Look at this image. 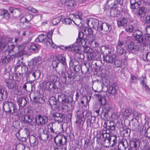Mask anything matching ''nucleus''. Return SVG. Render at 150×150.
Listing matches in <instances>:
<instances>
[{
	"mask_svg": "<svg viewBox=\"0 0 150 150\" xmlns=\"http://www.w3.org/2000/svg\"><path fill=\"white\" fill-rule=\"evenodd\" d=\"M27 48L29 51L32 52L33 53L38 52L40 48L38 45L32 43L29 45L27 46Z\"/></svg>",
	"mask_w": 150,
	"mask_h": 150,
	"instance_id": "17",
	"label": "nucleus"
},
{
	"mask_svg": "<svg viewBox=\"0 0 150 150\" xmlns=\"http://www.w3.org/2000/svg\"><path fill=\"white\" fill-rule=\"evenodd\" d=\"M57 59L59 61V62L61 63L64 65L65 71H66L67 67L65 57L63 55L61 54L58 55L57 57Z\"/></svg>",
	"mask_w": 150,
	"mask_h": 150,
	"instance_id": "20",
	"label": "nucleus"
},
{
	"mask_svg": "<svg viewBox=\"0 0 150 150\" xmlns=\"http://www.w3.org/2000/svg\"><path fill=\"white\" fill-rule=\"evenodd\" d=\"M80 45L76 42L68 46H66L64 48L65 50H68V51L72 52H76V53L78 52L80 50Z\"/></svg>",
	"mask_w": 150,
	"mask_h": 150,
	"instance_id": "8",
	"label": "nucleus"
},
{
	"mask_svg": "<svg viewBox=\"0 0 150 150\" xmlns=\"http://www.w3.org/2000/svg\"><path fill=\"white\" fill-rule=\"evenodd\" d=\"M62 22L63 23L64 22L66 24L70 25L71 23V20L70 19V18H65L62 21Z\"/></svg>",
	"mask_w": 150,
	"mask_h": 150,
	"instance_id": "54",
	"label": "nucleus"
},
{
	"mask_svg": "<svg viewBox=\"0 0 150 150\" xmlns=\"http://www.w3.org/2000/svg\"><path fill=\"white\" fill-rule=\"evenodd\" d=\"M59 62L57 59L53 60L52 62V66L53 69H55V70L57 72L56 68L58 67V65Z\"/></svg>",
	"mask_w": 150,
	"mask_h": 150,
	"instance_id": "36",
	"label": "nucleus"
},
{
	"mask_svg": "<svg viewBox=\"0 0 150 150\" xmlns=\"http://www.w3.org/2000/svg\"><path fill=\"white\" fill-rule=\"evenodd\" d=\"M53 83L52 82H46V87L47 88H49L50 90L52 89V85Z\"/></svg>",
	"mask_w": 150,
	"mask_h": 150,
	"instance_id": "57",
	"label": "nucleus"
},
{
	"mask_svg": "<svg viewBox=\"0 0 150 150\" xmlns=\"http://www.w3.org/2000/svg\"><path fill=\"white\" fill-rule=\"evenodd\" d=\"M135 40L139 43H142L144 41V38L143 36H138L135 37Z\"/></svg>",
	"mask_w": 150,
	"mask_h": 150,
	"instance_id": "44",
	"label": "nucleus"
},
{
	"mask_svg": "<svg viewBox=\"0 0 150 150\" xmlns=\"http://www.w3.org/2000/svg\"><path fill=\"white\" fill-rule=\"evenodd\" d=\"M122 33H121L119 35L120 38L119 39L116 45V49H118L122 47L125 44V41H123L121 39V37L122 35Z\"/></svg>",
	"mask_w": 150,
	"mask_h": 150,
	"instance_id": "26",
	"label": "nucleus"
},
{
	"mask_svg": "<svg viewBox=\"0 0 150 150\" xmlns=\"http://www.w3.org/2000/svg\"><path fill=\"white\" fill-rule=\"evenodd\" d=\"M87 42L89 45L92 47H96L99 46V43L95 40L93 35H87Z\"/></svg>",
	"mask_w": 150,
	"mask_h": 150,
	"instance_id": "10",
	"label": "nucleus"
},
{
	"mask_svg": "<svg viewBox=\"0 0 150 150\" xmlns=\"http://www.w3.org/2000/svg\"><path fill=\"white\" fill-rule=\"evenodd\" d=\"M108 143L109 146L111 144V146H115L117 142V137L116 135H110L108 139Z\"/></svg>",
	"mask_w": 150,
	"mask_h": 150,
	"instance_id": "16",
	"label": "nucleus"
},
{
	"mask_svg": "<svg viewBox=\"0 0 150 150\" xmlns=\"http://www.w3.org/2000/svg\"><path fill=\"white\" fill-rule=\"evenodd\" d=\"M116 58V55L114 54H112L110 51L105 55H103L104 60L108 63L112 64Z\"/></svg>",
	"mask_w": 150,
	"mask_h": 150,
	"instance_id": "5",
	"label": "nucleus"
},
{
	"mask_svg": "<svg viewBox=\"0 0 150 150\" xmlns=\"http://www.w3.org/2000/svg\"><path fill=\"white\" fill-rule=\"evenodd\" d=\"M143 33L140 30H137L135 31L134 33V35L135 37L143 36Z\"/></svg>",
	"mask_w": 150,
	"mask_h": 150,
	"instance_id": "50",
	"label": "nucleus"
},
{
	"mask_svg": "<svg viewBox=\"0 0 150 150\" xmlns=\"http://www.w3.org/2000/svg\"><path fill=\"white\" fill-rule=\"evenodd\" d=\"M72 15L74 16H75L76 18L77 19H78L80 20V22L79 23H81V21L82 19V13L81 12H79L78 13V14H76L75 15H74L73 14H72Z\"/></svg>",
	"mask_w": 150,
	"mask_h": 150,
	"instance_id": "45",
	"label": "nucleus"
},
{
	"mask_svg": "<svg viewBox=\"0 0 150 150\" xmlns=\"http://www.w3.org/2000/svg\"><path fill=\"white\" fill-rule=\"evenodd\" d=\"M25 16L28 22L30 21L33 17V15L29 13L26 14Z\"/></svg>",
	"mask_w": 150,
	"mask_h": 150,
	"instance_id": "53",
	"label": "nucleus"
},
{
	"mask_svg": "<svg viewBox=\"0 0 150 150\" xmlns=\"http://www.w3.org/2000/svg\"><path fill=\"white\" fill-rule=\"evenodd\" d=\"M142 57L144 61H146L147 62H150V52L145 54H143Z\"/></svg>",
	"mask_w": 150,
	"mask_h": 150,
	"instance_id": "38",
	"label": "nucleus"
},
{
	"mask_svg": "<svg viewBox=\"0 0 150 150\" xmlns=\"http://www.w3.org/2000/svg\"><path fill=\"white\" fill-rule=\"evenodd\" d=\"M84 122V118L78 115L76 122L79 125V127H83Z\"/></svg>",
	"mask_w": 150,
	"mask_h": 150,
	"instance_id": "22",
	"label": "nucleus"
},
{
	"mask_svg": "<svg viewBox=\"0 0 150 150\" xmlns=\"http://www.w3.org/2000/svg\"><path fill=\"white\" fill-rule=\"evenodd\" d=\"M7 94L5 89L0 88V101L4 99H6L7 97Z\"/></svg>",
	"mask_w": 150,
	"mask_h": 150,
	"instance_id": "21",
	"label": "nucleus"
},
{
	"mask_svg": "<svg viewBox=\"0 0 150 150\" xmlns=\"http://www.w3.org/2000/svg\"><path fill=\"white\" fill-rule=\"evenodd\" d=\"M28 9L29 11H30L33 13H36L38 12L37 10L35 9L33 7H28Z\"/></svg>",
	"mask_w": 150,
	"mask_h": 150,
	"instance_id": "62",
	"label": "nucleus"
},
{
	"mask_svg": "<svg viewBox=\"0 0 150 150\" xmlns=\"http://www.w3.org/2000/svg\"><path fill=\"white\" fill-rule=\"evenodd\" d=\"M52 115L56 120L61 121L62 120V115L59 112H56L52 113Z\"/></svg>",
	"mask_w": 150,
	"mask_h": 150,
	"instance_id": "25",
	"label": "nucleus"
},
{
	"mask_svg": "<svg viewBox=\"0 0 150 150\" xmlns=\"http://www.w3.org/2000/svg\"><path fill=\"white\" fill-rule=\"evenodd\" d=\"M147 8L144 6L139 7L137 11V15L141 18L144 17L146 14Z\"/></svg>",
	"mask_w": 150,
	"mask_h": 150,
	"instance_id": "13",
	"label": "nucleus"
},
{
	"mask_svg": "<svg viewBox=\"0 0 150 150\" xmlns=\"http://www.w3.org/2000/svg\"><path fill=\"white\" fill-rule=\"evenodd\" d=\"M70 65H71L72 68L75 67H79L80 66L79 65L78 61L74 59H71L70 62Z\"/></svg>",
	"mask_w": 150,
	"mask_h": 150,
	"instance_id": "31",
	"label": "nucleus"
},
{
	"mask_svg": "<svg viewBox=\"0 0 150 150\" xmlns=\"http://www.w3.org/2000/svg\"><path fill=\"white\" fill-rule=\"evenodd\" d=\"M137 141H132L130 143V146L133 148L134 149H135L137 147Z\"/></svg>",
	"mask_w": 150,
	"mask_h": 150,
	"instance_id": "49",
	"label": "nucleus"
},
{
	"mask_svg": "<svg viewBox=\"0 0 150 150\" xmlns=\"http://www.w3.org/2000/svg\"><path fill=\"white\" fill-rule=\"evenodd\" d=\"M124 134L127 136H129L131 132V130L129 129H125L124 131Z\"/></svg>",
	"mask_w": 150,
	"mask_h": 150,
	"instance_id": "64",
	"label": "nucleus"
},
{
	"mask_svg": "<svg viewBox=\"0 0 150 150\" xmlns=\"http://www.w3.org/2000/svg\"><path fill=\"white\" fill-rule=\"evenodd\" d=\"M1 12L3 14L4 17L6 20H8L10 18V16L8 11L5 9H3L1 10Z\"/></svg>",
	"mask_w": 150,
	"mask_h": 150,
	"instance_id": "39",
	"label": "nucleus"
},
{
	"mask_svg": "<svg viewBox=\"0 0 150 150\" xmlns=\"http://www.w3.org/2000/svg\"><path fill=\"white\" fill-rule=\"evenodd\" d=\"M41 58L40 57H35L32 59L33 64V65H35L37 63L39 62L41 60Z\"/></svg>",
	"mask_w": 150,
	"mask_h": 150,
	"instance_id": "47",
	"label": "nucleus"
},
{
	"mask_svg": "<svg viewBox=\"0 0 150 150\" xmlns=\"http://www.w3.org/2000/svg\"><path fill=\"white\" fill-rule=\"evenodd\" d=\"M8 50V54H9V53L12 52L14 48L15 47V46L13 45H7Z\"/></svg>",
	"mask_w": 150,
	"mask_h": 150,
	"instance_id": "56",
	"label": "nucleus"
},
{
	"mask_svg": "<svg viewBox=\"0 0 150 150\" xmlns=\"http://www.w3.org/2000/svg\"><path fill=\"white\" fill-rule=\"evenodd\" d=\"M6 85L9 89H13L16 86L14 81L11 80H9L8 82H6Z\"/></svg>",
	"mask_w": 150,
	"mask_h": 150,
	"instance_id": "32",
	"label": "nucleus"
},
{
	"mask_svg": "<svg viewBox=\"0 0 150 150\" xmlns=\"http://www.w3.org/2000/svg\"><path fill=\"white\" fill-rule=\"evenodd\" d=\"M88 115H89V114L87 112L84 110H82V113L81 115H79L80 116H81L83 118L84 116H86V115L87 116Z\"/></svg>",
	"mask_w": 150,
	"mask_h": 150,
	"instance_id": "59",
	"label": "nucleus"
},
{
	"mask_svg": "<svg viewBox=\"0 0 150 150\" xmlns=\"http://www.w3.org/2000/svg\"><path fill=\"white\" fill-rule=\"evenodd\" d=\"M116 125L113 121H109L108 124L107 125V127H109L110 130L113 131L115 129Z\"/></svg>",
	"mask_w": 150,
	"mask_h": 150,
	"instance_id": "33",
	"label": "nucleus"
},
{
	"mask_svg": "<svg viewBox=\"0 0 150 150\" xmlns=\"http://www.w3.org/2000/svg\"><path fill=\"white\" fill-rule=\"evenodd\" d=\"M117 2L115 0H109L107 1V4L111 8H116L117 4Z\"/></svg>",
	"mask_w": 150,
	"mask_h": 150,
	"instance_id": "27",
	"label": "nucleus"
},
{
	"mask_svg": "<svg viewBox=\"0 0 150 150\" xmlns=\"http://www.w3.org/2000/svg\"><path fill=\"white\" fill-rule=\"evenodd\" d=\"M144 127L142 129L143 132H144L145 136L147 138H150V131H149V129H145L144 130H143ZM143 133V132H142Z\"/></svg>",
	"mask_w": 150,
	"mask_h": 150,
	"instance_id": "46",
	"label": "nucleus"
},
{
	"mask_svg": "<svg viewBox=\"0 0 150 150\" xmlns=\"http://www.w3.org/2000/svg\"><path fill=\"white\" fill-rule=\"evenodd\" d=\"M112 108V105L110 104L106 103L105 105V109L108 111H109Z\"/></svg>",
	"mask_w": 150,
	"mask_h": 150,
	"instance_id": "52",
	"label": "nucleus"
},
{
	"mask_svg": "<svg viewBox=\"0 0 150 150\" xmlns=\"http://www.w3.org/2000/svg\"><path fill=\"white\" fill-rule=\"evenodd\" d=\"M17 101L18 105L20 106L23 107L25 106L27 103V99L25 97H19Z\"/></svg>",
	"mask_w": 150,
	"mask_h": 150,
	"instance_id": "19",
	"label": "nucleus"
},
{
	"mask_svg": "<svg viewBox=\"0 0 150 150\" xmlns=\"http://www.w3.org/2000/svg\"><path fill=\"white\" fill-rule=\"evenodd\" d=\"M130 8L132 10L137 9L139 8L142 2L139 0H130Z\"/></svg>",
	"mask_w": 150,
	"mask_h": 150,
	"instance_id": "11",
	"label": "nucleus"
},
{
	"mask_svg": "<svg viewBox=\"0 0 150 150\" xmlns=\"http://www.w3.org/2000/svg\"><path fill=\"white\" fill-rule=\"evenodd\" d=\"M84 34L83 32H79L76 42L79 45L84 46L86 45L87 42V35L84 38Z\"/></svg>",
	"mask_w": 150,
	"mask_h": 150,
	"instance_id": "4",
	"label": "nucleus"
},
{
	"mask_svg": "<svg viewBox=\"0 0 150 150\" xmlns=\"http://www.w3.org/2000/svg\"><path fill=\"white\" fill-rule=\"evenodd\" d=\"M23 122L26 123H30L33 120V119L32 116L30 115H26L22 117L23 119Z\"/></svg>",
	"mask_w": 150,
	"mask_h": 150,
	"instance_id": "24",
	"label": "nucleus"
},
{
	"mask_svg": "<svg viewBox=\"0 0 150 150\" xmlns=\"http://www.w3.org/2000/svg\"><path fill=\"white\" fill-rule=\"evenodd\" d=\"M86 45L84 46H82L83 47V51L86 53H90L91 52V48L88 46H86Z\"/></svg>",
	"mask_w": 150,
	"mask_h": 150,
	"instance_id": "51",
	"label": "nucleus"
},
{
	"mask_svg": "<svg viewBox=\"0 0 150 150\" xmlns=\"http://www.w3.org/2000/svg\"><path fill=\"white\" fill-rule=\"evenodd\" d=\"M38 137L40 140L45 141L48 139L49 135L47 132L45 133L43 132L41 134H39Z\"/></svg>",
	"mask_w": 150,
	"mask_h": 150,
	"instance_id": "28",
	"label": "nucleus"
},
{
	"mask_svg": "<svg viewBox=\"0 0 150 150\" xmlns=\"http://www.w3.org/2000/svg\"><path fill=\"white\" fill-rule=\"evenodd\" d=\"M110 134L109 133H105V134H104L103 135V140L105 142L106 140H108V138L109 137H110Z\"/></svg>",
	"mask_w": 150,
	"mask_h": 150,
	"instance_id": "55",
	"label": "nucleus"
},
{
	"mask_svg": "<svg viewBox=\"0 0 150 150\" xmlns=\"http://www.w3.org/2000/svg\"><path fill=\"white\" fill-rule=\"evenodd\" d=\"M128 19L127 18L122 17L119 18L117 20V24L119 27L125 26L127 22Z\"/></svg>",
	"mask_w": 150,
	"mask_h": 150,
	"instance_id": "18",
	"label": "nucleus"
},
{
	"mask_svg": "<svg viewBox=\"0 0 150 150\" xmlns=\"http://www.w3.org/2000/svg\"><path fill=\"white\" fill-rule=\"evenodd\" d=\"M117 51L120 55L125 54L126 52L125 50L122 47L117 49Z\"/></svg>",
	"mask_w": 150,
	"mask_h": 150,
	"instance_id": "42",
	"label": "nucleus"
},
{
	"mask_svg": "<svg viewBox=\"0 0 150 150\" xmlns=\"http://www.w3.org/2000/svg\"><path fill=\"white\" fill-rule=\"evenodd\" d=\"M145 40H146L147 42V44L148 42H150V34H146L145 35Z\"/></svg>",
	"mask_w": 150,
	"mask_h": 150,
	"instance_id": "60",
	"label": "nucleus"
},
{
	"mask_svg": "<svg viewBox=\"0 0 150 150\" xmlns=\"http://www.w3.org/2000/svg\"><path fill=\"white\" fill-rule=\"evenodd\" d=\"M30 142L31 144V146H32L33 148L37 147L38 141L35 138H34L33 139H31V140H30Z\"/></svg>",
	"mask_w": 150,
	"mask_h": 150,
	"instance_id": "34",
	"label": "nucleus"
},
{
	"mask_svg": "<svg viewBox=\"0 0 150 150\" xmlns=\"http://www.w3.org/2000/svg\"><path fill=\"white\" fill-rule=\"evenodd\" d=\"M58 100L59 102H61L63 108H67L69 104V101L68 96L63 94L58 95Z\"/></svg>",
	"mask_w": 150,
	"mask_h": 150,
	"instance_id": "3",
	"label": "nucleus"
},
{
	"mask_svg": "<svg viewBox=\"0 0 150 150\" xmlns=\"http://www.w3.org/2000/svg\"><path fill=\"white\" fill-rule=\"evenodd\" d=\"M95 96L98 98L101 105H105L106 103V99L105 97L102 96L99 94H95Z\"/></svg>",
	"mask_w": 150,
	"mask_h": 150,
	"instance_id": "23",
	"label": "nucleus"
},
{
	"mask_svg": "<svg viewBox=\"0 0 150 150\" xmlns=\"http://www.w3.org/2000/svg\"><path fill=\"white\" fill-rule=\"evenodd\" d=\"M131 113L133 115V117L134 119H136L140 116V114L135 110H132Z\"/></svg>",
	"mask_w": 150,
	"mask_h": 150,
	"instance_id": "48",
	"label": "nucleus"
},
{
	"mask_svg": "<svg viewBox=\"0 0 150 150\" xmlns=\"http://www.w3.org/2000/svg\"><path fill=\"white\" fill-rule=\"evenodd\" d=\"M35 121L38 125H43L48 122V118L47 116L40 115L36 117Z\"/></svg>",
	"mask_w": 150,
	"mask_h": 150,
	"instance_id": "7",
	"label": "nucleus"
},
{
	"mask_svg": "<svg viewBox=\"0 0 150 150\" xmlns=\"http://www.w3.org/2000/svg\"><path fill=\"white\" fill-rule=\"evenodd\" d=\"M12 14L16 17H18L20 16L21 13L19 9L18 8H15Z\"/></svg>",
	"mask_w": 150,
	"mask_h": 150,
	"instance_id": "40",
	"label": "nucleus"
},
{
	"mask_svg": "<svg viewBox=\"0 0 150 150\" xmlns=\"http://www.w3.org/2000/svg\"><path fill=\"white\" fill-rule=\"evenodd\" d=\"M11 114L14 115L15 116H20V114L19 113V111L17 110L16 108L14 112H11Z\"/></svg>",
	"mask_w": 150,
	"mask_h": 150,
	"instance_id": "61",
	"label": "nucleus"
},
{
	"mask_svg": "<svg viewBox=\"0 0 150 150\" xmlns=\"http://www.w3.org/2000/svg\"><path fill=\"white\" fill-rule=\"evenodd\" d=\"M3 108L4 109L5 106H7L8 107V109L7 110L6 112L8 113H11L12 110L16 107V105L13 103L10 102L9 101H4L3 103Z\"/></svg>",
	"mask_w": 150,
	"mask_h": 150,
	"instance_id": "12",
	"label": "nucleus"
},
{
	"mask_svg": "<svg viewBox=\"0 0 150 150\" xmlns=\"http://www.w3.org/2000/svg\"><path fill=\"white\" fill-rule=\"evenodd\" d=\"M114 64L117 67H120L122 64V61L121 60L116 59L114 61Z\"/></svg>",
	"mask_w": 150,
	"mask_h": 150,
	"instance_id": "43",
	"label": "nucleus"
},
{
	"mask_svg": "<svg viewBox=\"0 0 150 150\" xmlns=\"http://www.w3.org/2000/svg\"><path fill=\"white\" fill-rule=\"evenodd\" d=\"M125 48L128 52H131L134 49V44L133 42H130L125 46Z\"/></svg>",
	"mask_w": 150,
	"mask_h": 150,
	"instance_id": "30",
	"label": "nucleus"
},
{
	"mask_svg": "<svg viewBox=\"0 0 150 150\" xmlns=\"http://www.w3.org/2000/svg\"><path fill=\"white\" fill-rule=\"evenodd\" d=\"M126 142L122 141L120 142L119 143L118 145V149L117 150H125L126 147H127V145H125V143L127 142Z\"/></svg>",
	"mask_w": 150,
	"mask_h": 150,
	"instance_id": "29",
	"label": "nucleus"
},
{
	"mask_svg": "<svg viewBox=\"0 0 150 150\" xmlns=\"http://www.w3.org/2000/svg\"><path fill=\"white\" fill-rule=\"evenodd\" d=\"M111 29L112 26L110 24L104 22L100 25L99 31L103 30L109 33Z\"/></svg>",
	"mask_w": 150,
	"mask_h": 150,
	"instance_id": "14",
	"label": "nucleus"
},
{
	"mask_svg": "<svg viewBox=\"0 0 150 150\" xmlns=\"http://www.w3.org/2000/svg\"><path fill=\"white\" fill-rule=\"evenodd\" d=\"M53 33V31L51 30L47 33V35L43 34L40 35L38 36L36 40L38 39L39 42L43 43L46 42L47 46H51L54 48L56 45L53 42L51 39Z\"/></svg>",
	"mask_w": 150,
	"mask_h": 150,
	"instance_id": "1",
	"label": "nucleus"
},
{
	"mask_svg": "<svg viewBox=\"0 0 150 150\" xmlns=\"http://www.w3.org/2000/svg\"><path fill=\"white\" fill-rule=\"evenodd\" d=\"M87 24L89 27L93 28L95 30L99 31L100 26H99V21L96 19H93L88 21Z\"/></svg>",
	"mask_w": 150,
	"mask_h": 150,
	"instance_id": "6",
	"label": "nucleus"
},
{
	"mask_svg": "<svg viewBox=\"0 0 150 150\" xmlns=\"http://www.w3.org/2000/svg\"><path fill=\"white\" fill-rule=\"evenodd\" d=\"M62 18L60 16H59L54 19L52 21V24L54 25H56L59 23L60 22Z\"/></svg>",
	"mask_w": 150,
	"mask_h": 150,
	"instance_id": "37",
	"label": "nucleus"
},
{
	"mask_svg": "<svg viewBox=\"0 0 150 150\" xmlns=\"http://www.w3.org/2000/svg\"><path fill=\"white\" fill-rule=\"evenodd\" d=\"M11 58L10 57L3 56L1 60V62L3 63H7L10 61Z\"/></svg>",
	"mask_w": 150,
	"mask_h": 150,
	"instance_id": "35",
	"label": "nucleus"
},
{
	"mask_svg": "<svg viewBox=\"0 0 150 150\" xmlns=\"http://www.w3.org/2000/svg\"><path fill=\"white\" fill-rule=\"evenodd\" d=\"M145 32L147 34H150V24L148 25L145 28Z\"/></svg>",
	"mask_w": 150,
	"mask_h": 150,
	"instance_id": "63",
	"label": "nucleus"
},
{
	"mask_svg": "<svg viewBox=\"0 0 150 150\" xmlns=\"http://www.w3.org/2000/svg\"><path fill=\"white\" fill-rule=\"evenodd\" d=\"M59 102L57 101L56 98L54 96H52L49 99L50 105L52 109H57L59 108Z\"/></svg>",
	"mask_w": 150,
	"mask_h": 150,
	"instance_id": "9",
	"label": "nucleus"
},
{
	"mask_svg": "<svg viewBox=\"0 0 150 150\" xmlns=\"http://www.w3.org/2000/svg\"><path fill=\"white\" fill-rule=\"evenodd\" d=\"M126 31L129 33H132L134 30L133 26L132 25H127L125 28Z\"/></svg>",
	"mask_w": 150,
	"mask_h": 150,
	"instance_id": "41",
	"label": "nucleus"
},
{
	"mask_svg": "<svg viewBox=\"0 0 150 150\" xmlns=\"http://www.w3.org/2000/svg\"><path fill=\"white\" fill-rule=\"evenodd\" d=\"M54 140L56 146V147H54L55 149H58L59 147L62 148L66 146L67 138L65 136L57 135L54 138Z\"/></svg>",
	"mask_w": 150,
	"mask_h": 150,
	"instance_id": "2",
	"label": "nucleus"
},
{
	"mask_svg": "<svg viewBox=\"0 0 150 150\" xmlns=\"http://www.w3.org/2000/svg\"><path fill=\"white\" fill-rule=\"evenodd\" d=\"M123 114L126 117H128L131 114L128 109H126L124 111Z\"/></svg>",
	"mask_w": 150,
	"mask_h": 150,
	"instance_id": "58",
	"label": "nucleus"
},
{
	"mask_svg": "<svg viewBox=\"0 0 150 150\" xmlns=\"http://www.w3.org/2000/svg\"><path fill=\"white\" fill-rule=\"evenodd\" d=\"M118 89V86L112 85L108 88L107 91L109 94L113 95L114 98L117 94V91Z\"/></svg>",
	"mask_w": 150,
	"mask_h": 150,
	"instance_id": "15",
	"label": "nucleus"
}]
</instances>
